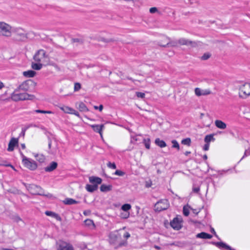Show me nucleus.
I'll list each match as a JSON object with an SVG mask.
<instances>
[{
    "mask_svg": "<svg viewBox=\"0 0 250 250\" xmlns=\"http://www.w3.org/2000/svg\"><path fill=\"white\" fill-rule=\"evenodd\" d=\"M12 39L16 42H24L28 39V33L24 28L18 27L12 30Z\"/></svg>",
    "mask_w": 250,
    "mask_h": 250,
    "instance_id": "nucleus-1",
    "label": "nucleus"
},
{
    "mask_svg": "<svg viewBox=\"0 0 250 250\" xmlns=\"http://www.w3.org/2000/svg\"><path fill=\"white\" fill-rule=\"evenodd\" d=\"M18 90V89H16L14 92L12 94L11 98L12 100L14 101L33 100L35 98L34 95L29 94L27 93H17L16 92H17Z\"/></svg>",
    "mask_w": 250,
    "mask_h": 250,
    "instance_id": "nucleus-2",
    "label": "nucleus"
},
{
    "mask_svg": "<svg viewBox=\"0 0 250 250\" xmlns=\"http://www.w3.org/2000/svg\"><path fill=\"white\" fill-rule=\"evenodd\" d=\"M26 189L30 192V193L33 195H39L44 196H48L49 195L44 194L43 193V189L40 186L34 184L26 185L23 183Z\"/></svg>",
    "mask_w": 250,
    "mask_h": 250,
    "instance_id": "nucleus-3",
    "label": "nucleus"
},
{
    "mask_svg": "<svg viewBox=\"0 0 250 250\" xmlns=\"http://www.w3.org/2000/svg\"><path fill=\"white\" fill-rule=\"evenodd\" d=\"M36 84V83L31 79H29L22 82L17 89L25 91H32L34 90Z\"/></svg>",
    "mask_w": 250,
    "mask_h": 250,
    "instance_id": "nucleus-4",
    "label": "nucleus"
},
{
    "mask_svg": "<svg viewBox=\"0 0 250 250\" xmlns=\"http://www.w3.org/2000/svg\"><path fill=\"white\" fill-rule=\"evenodd\" d=\"M109 242L112 244H117L119 246L124 245L126 242L121 241V235L118 231L112 232L109 234Z\"/></svg>",
    "mask_w": 250,
    "mask_h": 250,
    "instance_id": "nucleus-5",
    "label": "nucleus"
},
{
    "mask_svg": "<svg viewBox=\"0 0 250 250\" xmlns=\"http://www.w3.org/2000/svg\"><path fill=\"white\" fill-rule=\"evenodd\" d=\"M12 27L8 24L0 21V35L10 37L12 35Z\"/></svg>",
    "mask_w": 250,
    "mask_h": 250,
    "instance_id": "nucleus-6",
    "label": "nucleus"
},
{
    "mask_svg": "<svg viewBox=\"0 0 250 250\" xmlns=\"http://www.w3.org/2000/svg\"><path fill=\"white\" fill-rule=\"evenodd\" d=\"M169 203L167 199L161 200L155 205V209L156 211H161L168 208Z\"/></svg>",
    "mask_w": 250,
    "mask_h": 250,
    "instance_id": "nucleus-7",
    "label": "nucleus"
},
{
    "mask_svg": "<svg viewBox=\"0 0 250 250\" xmlns=\"http://www.w3.org/2000/svg\"><path fill=\"white\" fill-rule=\"evenodd\" d=\"M48 57L46 52L43 49H40L36 52L33 56V60L37 62H41L44 59Z\"/></svg>",
    "mask_w": 250,
    "mask_h": 250,
    "instance_id": "nucleus-8",
    "label": "nucleus"
},
{
    "mask_svg": "<svg viewBox=\"0 0 250 250\" xmlns=\"http://www.w3.org/2000/svg\"><path fill=\"white\" fill-rule=\"evenodd\" d=\"M22 162L25 167L31 170H34L37 167V164L34 161L31 160L23 155Z\"/></svg>",
    "mask_w": 250,
    "mask_h": 250,
    "instance_id": "nucleus-9",
    "label": "nucleus"
},
{
    "mask_svg": "<svg viewBox=\"0 0 250 250\" xmlns=\"http://www.w3.org/2000/svg\"><path fill=\"white\" fill-rule=\"evenodd\" d=\"M239 96L244 97L250 95V83H246L239 88Z\"/></svg>",
    "mask_w": 250,
    "mask_h": 250,
    "instance_id": "nucleus-10",
    "label": "nucleus"
},
{
    "mask_svg": "<svg viewBox=\"0 0 250 250\" xmlns=\"http://www.w3.org/2000/svg\"><path fill=\"white\" fill-rule=\"evenodd\" d=\"M178 42L180 45H185L191 47H196L197 45L196 42L190 41L185 38H180L178 40Z\"/></svg>",
    "mask_w": 250,
    "mask_h": 250,
    "instance_id": "nucleus-11",
    "label": "nucleus"
},
{
    "mask_svg": "<svg viewBox=\"0 0 250 250\" xmlns=\"http://www.w3.org/2000/svg\"><path fill=\"white\" fill-rule=\"evenodd\" d=\"M58 250H74L72 245L63 241L58 243Z\"/></svg>",
    "mask_w": 250,
    "mask_h": 250,
    "instance_id": "nucleus-12",
    "label": "nucleus"
},
{
    "mask_svg": "<svg viewBox=\"0 0 250 250\" xmlns=\"http://www.w3.org/2000/svg\"><path fill=\"white\" fill-rule=\"evenodd\" d=\"M171 227L175 230H179L182 228L181 221L178 217L174 218L170 222Z\"/></svg>",
    "mask_w": 250,
    "mask_h": 250,
    "instance_id": "nucleus-13",
    "label": "nucleus"
},
{
    "mask_svg": "<svg viewBox=\"0 0 250 250\" xmlns=\"http://www.w3.org/2000/svg\"><path fill=\"white\" fill-rule=\"evenodd\" d=\"M19 140L18 138H12L8 144V147L7 148V150L8 151H12L14 149V147L15 146H17L18 144Z\"/></svg>",
    "mask_w": 250,
    "mask_h": 250,
    "instance_id": "nucleus-14",
    "label": "nucleus"
},
{
    "mask_svg": "<svg viewBox=\"0 0 250 250\" xmlns=\"http://www.w3.org/2000/svg\"><path fill=\"white\" fill-rule=\"evenodd\" d=\"M195 95L197 96H201L202 95H207L211 93V91L209 89L202 90L199 88H196L195 89Z\"/></svg>",
    "mask_w": 250,
    "mask_h": 250,
    "instance_id": "nucleus-15",
    "label": "nucleus"
},
{
    "mask_svg": "<svg viewBox=\"0 0 250 250\" xmlns=\"http://www.w3.org/2000/svg\"><path fill=\"white\" fill-rule=\"evenodd\" d=\"M58 166V163L56 162H52L50 164L46 167L44 168V170L46 172H51L54 170Z\"/></svg>",
    "mask_w": 250,
    "mask_h": 250,
    "instance_id": "nucleus-16",
    "label": "nucleus"
},
{
    "mask_svg": "<svg viewBox=\"0 0 250 250\" xmlns=\"http://www.w3.org/2000/svg\"><path fill=\"white\" fill-rule=\"evenodd\" d=\"M90 183L94 184H101L102 182V180L101 178L95 176H91L89 178Z\"/></svg>",
    "mask_w": 250,
    "mask_h": 250,
    "instance_id": "nucleus-17",
    "label": "nucleus"
},
{
    "mask_svg": "<svg viewBox=\"0 0 250 250\" xmlns=\"http://www.w3.org/2000/svg\"><path fill=\"white\" fill-rule=\"evenodd\" d=\"M91 127L93 128V129L95 131L99 133L100 135L102 137V130L103 128L104 127V125H91Z\"/></svg>",
    "mask_w": 250,
    "mask_h": 250,
    "instance_id": "nucleus-18",
    "label": "nucleus"
},
{
    "mask_svg": "<svg viewBox=\"0 0 250 250\" xmlns=\"http://www.w3.org/2000/svg\"><path fill=\"white\" fill-rule=\"evenodd\" d=\"M214 123L216 126L218 128L224 129L227 127V125L221 120H217Z\"/></svg>",
    "mask_w": 250,
    "mask_h": 250,
    "instance_id": "nucleus-19",
    "label": "nucleus"
},
{
    "mask_svg": "<svg viewBox=\"0 0 250 250\" xmlns=\"http://www.w3.org/2000/svg\"><path fill=\"white\" fill-rule=\"evenodd\" d=\"M178 41H170L167 43L166 44H159V45L161 46H163L164 47H176L178 45Z\"/></svg>",
    "mask_w": 250,
    "mask_h": 250,
    "instance_id": "nucleus-20",
    "label": "nucleus"
},
{
    "mask_svg": "<svg viewBox=\"0 0 250 250\" xmlns=\"http://www.w3.org/2000/svg\"><path fill=\"white\" fill-rule=\"evenodd\" d=\"M196 237L202 239H211L212 236L206 232H202L196 235Z\"/></svg>",
    "mask_w": 250,
    "mask_h": 250,
    "instance_id": "nucleus-21",
    "label": "nucleus"
},
{
    "mask_svg": "<svg viewBox=\"0 0 250 250\" xmlns=\"http://www.w3.org/2000/svg\"><path fill=\"white\" fill-rule=\"evenodd\" d=\"M98 186L97 184L86 185L85 187L86 189L89 192H93L98 189Z\"/></svg>",
    "mask_w": 250,
    "mask_h": 250,
    "instance_id": "nucleus-22",
    "label": "nucleus"
},
{
    "mask_svg": "<svg viewBox=\"0 0 250 250\" xmlns=\"http://www.w3.org/2000/svg\"><path fill=\"white\" fill-rule=\"evenodd\" d=\"M112 188V186L111 185H105L104 184H103L100 187V190L102 192H106L109 191H111Z\"/></svg>",
    "mask_w": 250,
    "mask_h": 250,
    "instance_id": "nucleus-23",
    "label": "nucleus"
},
{
    "mask_svg": "<svg viewBox=\"0 0 250 250\" xmlns=\"http://www.w3.org/2000/svg\"><path fill=\"white\" fill-rule=\"evenodd\" d=\"M36 74V72L34 70H30L23 72V75L27 78H33Z\"/></svg>",
    "mask_w": 250,
    "mask_h": 250,
    "instance_id": "nucleus-24",
    "label": "nucleus"
},
{
    "mask_svg": "<svg viewBox=\"0 0 250 250\" xmlns=\"http://www.w3.org/2000/svg\"><path fill=\"white\" fill-rule=\"evenodd\" d=\"M62 202L65 205H69L79 203V201H77L73 199L69 198H65L62 201Z\"/></svg>",
    "mask_w": 250,
    "mask_h": 250,
    "instance_id": "nucleus-25",
    "label": "nucleus"
},
{
    "mask_svg": "<svg viewBox=\"0 0 250 250\" xmlns=\"http://www.w3.org/2000/svg\"><path fill=\"white\" fill-rule=\"evenodd\" d=\"M45 214L47 216H52L55 218H56L58 221L61 220V217L58 214L50 211H46Z\"/></svg>",
    "mask_w": 250,
    "mask_h": 250,
    "instance_id": "nucleus-26",
    "label": "nucleus"
},
{
    "mask_svg": "<svg viewBox=\"0 0 250 250\" xmlns=\"http://www.w3.org/2000/svg\"><path fill=\"white\" fill-rule=\"evenodd\" d=\"M155 144L161 148L165 147L167 146L166 142L159 138H156L155 140Z\"/></svg>",
    "mask_w": 250,
    "mask_h": 250,
    "instance_id": "nucleus-27",
    "label": "nucleus"
},
{
    "mask_svg": "<svg viewBox=\"0 0 250 250\" xmlns=\"http://www.w3.org/2000/svg\"><path fill=\"white\" fill-rule=\"evenodd\" d=\"M42 64L40 62H32L31 63L32 68L36 70H41L42 67Z\"/></svg>",
    "mask_w": 250,
    "mask_h": 250,
    "instance_id": "nucleus-28",
    "label": "nucleus"
},
{
    "mask_svg": "<svg viewBox=\"0 0 250 250\" xmlns=\"http://www.w3.org/2000/svg\"><path fill=\"white\" fill-rule=\"evenodd\" d=\"M97 41L99 42H102L105 43H109L113 42L114 40L113 39H106L103 37H99L97 38Z\"/></svg>",
    "mask_w": 250,
    "mask_h": 250,
    "instance_id": "nucleus-29",
    "label": "nucleus"
},
{
    "mask_svg": "<svg viewBox=\"0 0 250 250\" xmlns=\"http://www.w3.org/2000/svg\"><path fill=\"white\" fill-rule=\"evenodd\" d=\"M211 243L213 245H215L216 246H217V247H218L219 248H226V247L227 245L226 243L222 242H212Z\"/></svg>",
    "mask_w": 250,
    "mask_h": 250,
    "instance_id": "nucleus-30",
    "label": "nucleus"
},
{
    "mask_svg": "<svg viewBox=\"0 0 250 250\" xmlns=\"http://www.w3.org/2000/svg\"><path fill=\"white\" fill-rule=\"evenodd\" d=\"M0 166H3L7 167H11L14 170H16L14 167L12 165H11L10 164H7L6 161L2 160L1 158H0Z\"/></svg>",
    "mask_w": 250,
    "mask_h": 250,
    "instance_id": "nucleus-31",
    "label": "nucleus"
},
{
    "mask_svg": "<svg viewBox=\"0 0 250 250\" xmlns=\"http://www.w3.org/2000/svg\"><path fill=\"white\" fill-rule=\"evenodd\" d=\"M79 109L81 111L83 112L87 111L88 110L85 104L83 102H81L79 103Z\"/></svg>",
    "mask_w": 250,
    "mask_h": 250,
    "instance_id": "nucleus-32",
    "label": "nucleus"
},
{
    "mask_svg": "<svg viewBox=\"0 0 250 250\" xmlns=\"http://www.w3.org/2000/svg\"><path fill=\"white\" fill-rule=\"evenodd\" d=\"M214 140H215V139L213 137V134H209V135H206L204 139L205 142L206 143H208V144L211 141H214Z\"/></svg>",
    "mask_w": 250,
    "mask_h": 250,
    "instance_id": "nucleus-33",
    "label": "nucleus"
},
{
    "mask_svg": "<svg viewBox=\"0 0 250 250\" xmlns=\"http://www.w3.org/2000/svg\"><path fill=\"white\" fill-rule=\"evenodd\" d=\"M61 109L64 112L67 113H70V112H72L73 108H70L68 106H64L60 107Z\"/></svg>",
    "mask_w": 250,
    "mask_h": 250,
    "instance_id": "nucleus-34",
    "label": "nucleus"
},
{
    "mask_svg": "<svg viewBox=\"0 0 250 250\" xmlns=\"http://www.w3.org/2000/svg\"><path fill=\"white\" fill-rule=\"evenodd\" d=\"M85 225L90 227L94 228L95 225L93 220L91 219H86L84 221Z\"/></svg>",
    "mask_w": 250,
    "mask_h": 250,
    "instance_id": "nucleus-35",
    "label": "nucleus"
},
{
    "mask_svg": "<svg viewBox=\"0 0 250 250\" xmlns=\"http://www.w3.org/2000/svg\"><path fill=\"white\" fill-rule=\"evenodd\" d=\"M131 207L130 204H125L122 206L121 209L125 212H127V211L131 208Z\"/></svg>",
    "mask_w": 250,
    "mask_h": 250,
    "instance_id": "nucleus-36",
    "label": "nucleus"
},
{
    "mask_svg": "<svg viewBox=\"0 0 250 250\" xmlns=\"http://www.w3.org/2000/svg\"><path fill=\"white\" fill-rule=\"evenodd\" d=\"M143 143L145 146V147L147 149L150 148V140L149 138L147 139H143Z\"/></svg>",
    "mask_w": 250,
    "mask_h": 250,
    "instance_id": "nucleus-37",
    "label": "nucleus"
},
{
    "mask_svg": "<svg viewBox=\"0 0 250 250\" xmlns=\"http://www.w3.org/2000/svg\"><path fill=\"white\" fill-rule=\"evenodd\" d=\"M181 143L183 145L189 146L191 144V139L189 138H187L186 139H183Z\"/></svg>",
    "mask_w": 250,
    "mask_h": 250,
    "instance_id": "nucleus-38",
    "label": "nucleus"
},
{
    "mask_svg": "<svg viewBox=\"0 0 250 250\" xmlns=\"http://www.w3.org/2000/svg\"><path fill=\"white\" fill-rule=\"evenodd\" d=\"M35 157L36 158V160L40 162V163L43 162L45 160V157L42 155L37 154L35 156Z\"/></svg>",
    "mask_w": 250,
    "mask_h": 250,
    "instance_id": "nucleus-39",
    "label": "nucleus"
},
{
    "mask_svg": "<svg viewBox=\"0 0 250 250\" xmlns=\"http://www.w3.org/2000/svg\"><path fill=\"white\" fill-rule=\"evenodd\" d=\"M37 113H43V114H52L53 112L49 110H43L40 109H37L35 111Z\"/></svg>",
    "mask_w": 250,
    "mask_h": 250,
    "instance_id": "nucleus-40",
    "label": "nucleus"
},
{
    "mask_svg": "<svg viewBox=\"0 0 250 250\" xmlns=\"http://www.w3.org/2000/svg\"><path fill=\"white\" fill-rule=\"evenodd\" d=\"M171 143L172 144V147L173 148H177L178 150H179L180 149V146H179V145L178 143V142L175 140H173L172 141H171Z\"/></svg>",
    "mask_w": 250,
    "mask_h": 250,
    "instance_id": "nucleus-41",
    "label": "nucleus"
},
{
    "mask_svg": "<svg viewBox=\"0 0 250 250\" xmlns=\"http://www.w3.org/2000/svg\"><path fill=\"white\" fill-rule=\"evenodd\" d=\"M211 56V55L209 53H205L201 58L202 60H207Z\"/></svg>",
    "mask_w": 250,
    "mask_h": 250,
    "instance_id": "nucleus-42",
    "label": "nucleus"
},
{
    "mask_svg": "<svg viewBox=\"0 0 250 250\" xmlns=\"http://www.w3.org/2000/svg\"><path fill=\"white\" fill-rule=\"evenodd\" d=\"M120 216L122 218L126 219L129 216V212H125L122 213L120 215Z\"/></svg>",
    "mask_w": 250,
    "mask_h": 250,
    "instance_id": "nucleus-43",
    "label": "nucleus"
},
{
    "mask_svg": "<svg viewBox=\"0 0 250 250\" xmlns=\"http://www.w3.org/2000/svg\"><path fill=\"white\" fill-rule=\"evenodd\" d=\"M81 88V85L79 83H76L74 84V90L75 91H77L79 90Z\"/></svg>",
    "mask_w": 250,
    "mask_h": 250,
    "instance_id": "nucleus-44",
    "label": "nucleus"
},
{
    "mask_svg": "<svg viewBox=\"0 0 250 250\" xmlns=\"http://www.w3.org/2000/svg\"><path fill=\"white\" fill-rule=\"evenodd\" d=\"M72 41L73 43L76 42L79 44H82L83 43V41L82 39L78 38L72 39Z\"/></svg>",
    "mask_w": 250,
    "mask_h": 250,
    "instance_id": "nucleus-45",
    "label": "nucleus"
},
{
    "mask_svg": "<svg viewBox=\"0 0 250 250\" xmlns=\"http://www.w3.org/2000/svg\"><path fill=\"white\" fill-rule=\"evenodd\" d=\"M19 194L22 195L21 199L22 202H24L26 199H28L29 198V196L21 192L19 193Z\"/></svg>",
    "mask_w": 250,
    "mask_h": 250,
    "instance_id": "nucleus-46",
    "label": "nucleus"
},
{
    "mask_svg": "<svg viewBox=\"0 0 250 250\" xmlns=\"http://www.w3.org/2000/svg\"><path fill=\"white\" fill-rule=\"evenodd\" d=\"M114 174L120 176H123L125 174V173L121 170H117L115 172Z\"/></svg>",
    "mask_w": 250,
    "mask_h": 250,
    "instance_id": "nucleus-47",
    "label": "nucleus"
},
{
    "mask_svg": "<svg viewBox=\"0 0 250 250\" xmlns=\"http://www.w3.org/2000/svg\"><path fill=\"white\" fill-rule=\"evenodd\" d=\"M50 65H52V66H53L55 68V69L57 70L58 71H61V68L56 63H55V62H51L50 63Z\"/></svg>",
    "mask_w": 250,
    "mask_h": 250,
    "instance_id": "nucleus-48",
    "label": "nucleus"
},
{
    "mask_svg": "<svg viewBox=\"0 0 250 250\" xmlns=\"http://www.w3.org/2000/svg\"><path fill=\"white\" fill-rule=\"evenodd\" d=\"M189 212L188 208L185 206L183 208V214L185 216H188L189 215Z\"/></svg>",
    "mask_w": 250,
    "mask_h": 250,
    "instance_id": "nucleus-49",
    "label": "nucleus"
},
{
    "mask_svg": "<svg viewBox=\"0 0 250 250\" xmlns=\"http://www.w3.org/2000/svg\"><path fill=\"white\" fill-rule=\"evenodd\" d=\"M107 166L108 167L112 169L116 168V166L115 163H111V162H108L107 164Z\"/></svg>",
    "mask_w": 250,
    "mask_h": 250,
    "instance_id": "nucleus-50",
    "label": "nucleus"
},
{
    "mask_svg": "<svg viewBox=\"0 0 250 250\" xmlns=\"http://www.w3.org/2000/svg\"><path fill=\"white\" fill-rule=\"evenodd\" d=\"M136 94L138 98H144L145 96V93L143 92H137Z\"/></svg>",
    "mask_w": 250,
    "mask_h": 250,
    "instance_id": "nucleus-51",
    "label": "nucleus"
},
{
    "mask_svg": "<svg viewBox=\"0 0 250 250\" xmlns=\"http://www.w3.org/2000/svg\"><path fill=\"white\" fill-rule=\"evenodd\" d=\"M158 11V9L155 7H151L149 9V12L151 14H154Z\"/></svg>",
    "mask_w": 250,
    "mask_h": 250,
    "instance_id": "nucleus-52",
    "label": "nucleus"
},
{
    "mask_svg": "<svg viewBox=\"0 0 250 250\" xmlns=\"http://www.w3.org/2000/svg\"><path fill=\"white\" fill-rule=\"evenodd\" d=\"M139 140L137 138V136L131 137V139L130 140V144H134L135 142H137Z\"/></svg>",
    "mask_w": 250,
    "mask_h": 250,
    "instance_id": "nucleus-53",
    "label": "nucleus"
},
{
    "mask_svg": "<svg viewBox=\"0 0 250 250\" xmlns=\"http://www.w3.org/2000/svg\"><path fill=\"white\" fill-rule=\"evenodd\" d=\"M192 191L195 193H198L200 191V188L199 187H193L192 188Z\"/></svg>",
    "mask_w": 250,
    "mask_h": 250,
    "instance_id": "nucleus-54",
    "label": "nucleus"
},
{
    "mask_svg": "<svg viewBox=\"0 0 250 250\" xmlns=\"http://www.w3.org/2000/svg\"><path fill=\"white\" fill-rule=\"evenodd\" d=\"M209 144L208 143H206L203 147V149L205 151H207L209 149Z\"/></svg>",
    "mask_w": 250,
    "mask_h": 250,
    "instance_id": "nucleus-55",
    "label": "nucleus"
},
{
    "mask_svg": "<svg viewBox=\"0 0 250 250\" xmlns=\"http://www.w3.org/2000/svg\"><path fill=\"white\" fill-rule=\"evenodd\" d=\"M94 108H95V109H99V110L100 111H101L103 110V105H102V104H101L99 107H98L97 106H94Z\"/></svg>",
    "mask_w": 250,
    "mask_h": 250,
    "instance_id": "nucleus-56",
    "label": "nucleus"
},
{
    "mask_svg": "<svg viewBox=\"0 0 250 250\" xmlns=\"http://www.w3.org/2000/svg\"><path fill=\"white\" fill-rule=\"evenodd\" d=\"M70 113L74 114L78 117H79V116H80L79 112L73 109L72 112H70Z\"/></svg>",
    "mask_w": 250,
    "mask_h": 250,
    "instance_id": "nucleus-57",
    "label": "nucleus"
},
{
    "mask_svg": "<svg viewBox=\"0 0 250 250\" xmlns=\"http://www.w3.org/2000/svg\"><path fill=\"white\" fill-rule=\"evenodd\" d=\"M184 1L187 4H192L193 3L192 0H184Z\"/></svg>",
    "mask_w": 250,
    "mask_h": 250,
    "instance_id": "nucleus-58",
    "label": "nucleus"
},
{
    "mask_svg": "<svg viewBox=\"0 0 250 250\" xmlns=\"http://www.w3.org/2000/svg\"><path fill=\"white\" fill-rule=\"evenodd\" d=\"M123 236L125 238L127 239L130 237V234L128 232H126L124 234Z\"/></svg>",
    "mask_w": 250,
    "mask_h": 250,
    "instance_id": "nucleus-59",
    "label": "nucleus"
},
{
    "mask_svg": "<svg viewBox=\"0 0 250 250\" xmlns=\"http://www.w3.org/2000/svg\"><path fill=\"white\" fill-rule=\"evenodd\" d=\"M48 140H49V142H48V147L49 148H51V140L50 139V138H48Z\"/></svg>",
    "mask_w": 250,
    "mask_h": 250,
    "instance_id": "nucleus-60",
    "label": "nucleus"
},
{
    "mask_svg": "<svg viewBox=\"0 0 250 250\" xmlns=\"http://www.w3.org/2000/svg\"><path fill=\"white\" fill-rule=\"evenodd\" d=\"M133 149V146H130L127 149H126V150H127V151H131Z\"/></svg>",
    "mask_w": 250,
    "mask_h": 250,
    "instance_id": "nucleus-61",
    "label": "nucleus"
},
{
    "mask_svg": "<svg viewBox=\"0 0 250 250\" xmlns=\"http://www.w3.org/2000/svg\"><path fill=\"white\" fill-rule=\"evenodd\" d=\"M4 87V84L1 81H0V89H2Z\"/></svg>",
    "mask_w": 250,
    "mask_h": 250,
    "instance_id": "nucleus-62",
    "label": "nucleus"
},
{
    "mask_svg": "<svg viewBox=\"0 0 250 250\" xmlns=\"http://www.w3.org/2000/svg\"><path fill=\"white\" fill-rule=\"evenodd\" d=\"M211 232H213L214 233V234L215 235V236H216L217 237H218V236L217 235L214 229H211Z\"/></svg>",
    "mask_w": 250,
    "mask_h": 250,
    "instance_id": "nucleus-63",
    "label": "nucleus"
},
{
    "mask_svg": "<svg viewBox=\"0 0 250 250\" xmlns=\"http://www.w3.org/2000/svg\"><path fill=\"white\" fill-rule=\"evenodd\" d=\"M16 221H17V222H18V221H21V218L20 217H19V216H17V217L16 218Z\"/></svg>",
    "mask_w": 250,
    "mask_h": 250,
    "instance_id": "nucleus-64",
    "label": "nucleus"
}]
</instances>
